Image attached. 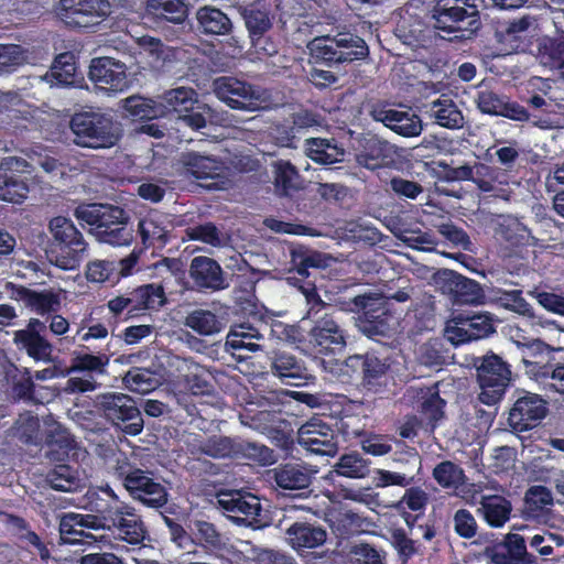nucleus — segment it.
Returning a JSON list of instances; mask_svg holds the SVG:
<instances>
[{
    "instance_id": "31",
    "label": "nucleus",
    "mask_w": 564,
    "mask_h": 564,
    "mask_svg": "<svg viewBox=\"0 0 564 564\" xmlns=\"http://www.w3.org/2000/svg\"><path fill=\"white\" fill-rule=\"evenodd\" d=\"M512 510V502L502 495H482L480 497L478 514L490 528H503L510 520Z\"/></svg>"
},
{
    "instance_id": "51",
    "label": "nucleus",
    "mask_w": 564,
    "mask_h": 564,
    "mask_svg": "<svg viewBox=\"0 0 564 564\" xmlns=\"http://www.w3.org/2000/svg\"><path fill=\"white\" fill-rule=\"evenodd\" d=\"M148 8L153 15L171 23H182L186 18L184 0H149Z\"/></svg>"
},
{
    "instance_id": "37",
    "label": "nucleus",
    "mask_w": 564,
    "mask_h": 564,
    "mask_svg": "<svg viewBox=\"0 0 564 564\" xmlns=\"http://www.w3.org/2000/svg\"><path fill=\"white\" fill-rule=\"evenodd\" d=\"M196 21L204 34L227 35L231 32L232 24L229 17L217 7H200L196 11Z\"/></svg>"
},
{
    "instance_id": "12",
    "label": "nucleus",
    "mask_w": 564,
    "mask_h": 564,
    "mask_svg": "<svg viewBox=\"0 0 564 564\" xmlns=\"http://www.w3.org/2000/svg\"><path fill=\"white\" fill-rule=\"evenodd\" d=\"M477 380L480 387L479 401L495 405L503 399L506 389L512 380V371L502 358L495 354L482 356L477 366Z\"/></svg>"
},
{
    "instance_id": "28",
    "label": "nucleus",
    "mask_w": 564,
    "mask_h": 564,
    "mask_svg": "<svg viewBox=\"0 0 564 564\" xmlns=\"http://www.w3.org/2000/svg\"><path fill=\"white\" fill-rule=\"evenodd\" d=\"M263 339V335L250 324H239L230 327L226 338V350L236 357L238 361H243L253 352L261 350L262 346L258 341Z\"/></svg>"
},
{
    "instance_id": "18",
    "label": "nucleus",
    "mask_w": 564,
    "mask_h": 564,
    "mask_svg": "<svg viewBox=\"0 0 564 564\" xmlns=\"http://www.w3.org/2000/svg\"><path fill=\"white\" fill-rule=\"evenodd\" d=\"M361 408V401H352L347 395L335 394L329 401L324 402L321 415L334 421L332 424L344 437H356L361 432L359 425Z\"/></svg>"
},
{
    "instance_id": "49",
    "label": "nucleus",
    "mask_w": 564,
    "mask_h": 564,
    "mask_svg": "<svg viewBox=\"0 0 564 564\" xmlns=\"http://www.w3.org/2000/svg\"><path fill=\"white\" fill-rule=\"evenodd\" d=\"M527 553L524 538L517 533H508L502 545L497 546L494 555H491V561L496 564H514V560Z\"/></svg>"
},
{
    "instance_id": "43",
    "label": "nucleus",
    "mask_w": 564,
    "mask_h": 564,
    "mask_svg": "<svg viewBox=\"0 0 564 564\" xmlns=\"http://www.w3.org/2000/svg\"><path fill=\"white\" fill-rule=\"evenodd\" d=\"M417 399L420 413L430 423H436L444 417L446 401L440 397L437 383L421 388Z\"/></svg>"
},
{
    "instance_id": "8",
    "label": "nucleus",
    "mask_w": 564,
    "mask_h": 564,
    "mask_svg": "<svg viewBox=\"0 0 564 564\" xmlns=\"http://www.w3.org/2000/svg\"><path fill=\"white\" fill-rule=\"evenodd\" d=\"M162 106L176 113L178 123L193 130H202L212 118V109L199 100L195 89L176 87L162 94Z\"/></svg>"
},
{
    "instance_id": "5",
    "label": "nucleus",
    "mask_w": 564,
    "mask_h": 564,
    "mask_svg": "<svg viewBox=\"0 0 564 564\" xmlns=\"http://www.w3.org/2000/svg\"><path fill=\"white\" fill-rule=\"evenodd\" d=\"M74 144L93 150L109 149L122 138V128L113 117L100 111H80L70 118Z\"/></svg>"
},
{
    "instance_id": "41",
    "label": "nucleus",
    "mask_w": 564,
    "mask_h": 564,
    "mask_svg": "<svg viewBox=\"0 0 564 564\" xmlns=\"http://www.w3.org/2000/svg\"><path fill=\"white\" fill-rule=\"evenodd\" d=\"M274 189L281 197H292L301 189L297 169L290 161L279 160L274 163Z\"/></svg>"
},
{
    "instance_id": "32",
    "label": "nucleus",
    "mask_w": 564,
    "mask_h": 564,
    "mask_svg": "<svg viewBox=\"0 0 564 564\" xmlns=\"http://www.w3.org/2000/svg\"><path fill=\"white\" fill-rule=\"evenodd\" d=\"M137 231H139L145 248H163L169 242V224L166 216L162 213H149L139 221Z\"/></svg>"
},
{
    "instance_id": "57",
    "label": "nucleus",
    "mask_w": 564,
    "mask_h": 564,
    "mask_svg": "<svg viewBox=\"0 0 564 564\" xmlns=\"http://www.w3.org/2000/svg\"><path fill=\"white\" fill-rule=\"evenodd\" d=\"M245 21L249 36L267 33L272 28L270 12L254 3L245 9Z\"/></svg>"
},
{
    "instance_id": "45",
    "label": "nucleus",
    "mask_w": 564,
    "mask_h": 564,
    "mask_svg": "<svg viewBox=\"0 0 564 564\" xmlns=\"http://www.w3.org/2000/svg\"><path fill=\"white\" fill-rule=\"evenodd\" d=\"M46 482L55 491L73 492L80 487V477L78 469L59 464L48 470Z\"/></svg>"
},
{
    "instance_id": "4",
    "label": "nucleus",
    "mask_w": 564,
    "mask_h": 564,
    "mask_svg": "<svg viewBox=\"0 0 564 564\" xmlns=\"http://www.w3.org/2000/svg\"><path fill=\"white\" fill-rule=\"evenodd\" d=\"M113 475L134 501H140L144 507L153 509L166 506L169 501L166 487L154 479L151 470L137 467L124 454L116 459Z\"/></svg>"
},
{
    "instance_id": "64",
    "label": "nucleus",
    "mask_w": 564,
    "mask_h": 564,
    "mask_svg": "<svg viewBox=\"0 0 564 564\" xmlns=\"http://www.w3.org/2000/svg\"><path fill=\"white\" fill-rule=\"evenodd\" d=\"M186 236L193 241H200L213 247H218L221 243L220 231L218 227L210 221L187 228Z\"/></svg>"
},
{
    "instance_id": "24",
    "label": "nucleus",
    "mask_w": 564,
    "mask_h": 564,
    "mask_svg": "<svg viewBox=\"0 0 564 564\" xmlns=\"http://www.w3.org/2000/svg\"><path fill=\"white\" fill-rule=\"evenodd\" d=\"M440 290L451 296L453 304H481L484 292L478 281L446 270L440 280Z\"/></svg>"
},
{
    "instance_id": "60",
    "label": "nucleus",
    "mask_w": 564,
    "mask_h": 564,
    "mask_svg": "<svg viewBox=\"0 0 564 564\" xmlns=\"http://www.w3.org/2000/svg\"><path fill=\"white\" fill-rule=\"evenodd\" d=\"M551 503V491L542 485H534L525 491L524 508L532 516H539V513Z\"/></svg>"
},
{
    "instance_id": "39",
    "label": "nucleus",
    "mask_w": 564,
    "mask_h": 564,
    "mask_svg": "<svg viewBox=\"0 0 564 564\" xmlns=\"http://www.w3.org/2000/svg\"><path fill=\"white\" fill-rule=\"evenodd\" d=\"M95 508L97 512L95 516L99 521L100 530L111 532H116L124 525V523H128V520H131V517L126 514H138L134 507L128 506L127 503L116 502L115 505L100 506L98 501H96Z\"/></svg>"
},
{
    "instance_id": "47",
    "label": "nucleus",
    "mask_w": 564,
    "mask_h": 564,
    "mask_svg": "<svg viewBox=\"0 0 564 564\" xmlns=\"http://www.w3.org/2000/svg\"><path fill=\"white\" fill-rule=\"evenodd\" d=\"M542 62L551 69L558 70L564 80V31L556 37H544L540 45Z\"/></svg>"
},
{
    "instance_id": "38",
    "label": "nucleus",
    "mask_w": 564,
    "mask_h": 564,
    "mask_svg": "<svg viewBox=\"0 0 564 564\" xmlns=\"http://www.w3.org/2000/svg\"><path fill=\"white\" fill-rule=\"evenodd\" d=\"M290 542L295 549H314L326 541V531L310 522H295L288 530Z\"/></svg>"
},
{
    "instance_id": "56",
    "label": "nucleus",
    "mask_w": 564,
    "mask_h": 564,
    "mask_svg": "<svg viewBox=\"0 0 564 564\" xmlns=\"http://www.w3.org/2000/svg\"><path fill=\"white\" fill-rule=\"evenodd\" d=\"M238 457H246L262 466L275 463L273 449L256 442L239 441Z\"/></svg>"
},
{
    "instance_id": "40",
    "label": "nucleus",
    "mask_w": 564,
    "mask_h": 564,
    "mask_svg": "<svg viewBox=\"0 0 564 564\" xmlns=\"http://www.w3.org/2000/svg\"><path fill=\"white\" fill-rule=\"evenodd\" d=\"M47 447V456L56 462L65 460L70 452L76 448V443L69 431L63 429L61 424H56L51 429L45 437Z\"/></svg>"
},
{
    "instance_id": "9",
    "label": "nucleus",
    "mask_w": 564,
    "mask_h": 564,
    "mask_svg": "<svg viewBox=\"0 0 564 564\" xmlns=\"http://www.w3.org/2000/svg\"><path fill=\"white\" fill-rule=\"evenodd\" d=\"M96 408L112 426L126 435L142 433L143 417L132 397L122 393L99 394Z\"/></svg>"
},
{
    "instance_id": "15",
    "label": "nucleus",
    "mask_w": 564,
    "mask_h": 564,
    "mask_svg": "<svg viewBox=\"0 0 564 564\" xmlns=\"http://www.w3.org/2000/svg\"><path fill=\"white\" fill-rule=\"evenodd\" d=\"M338 431L330 422L313 416L297 432V444L314 455L335 456L338 454Z\"/></svg>"
},
{
    "instance_id": "59",
    "label": "nucleus",
    "mask_w": 564,
    "mask_h": 564,
    "mask_svg": "<svg viewBox=\"0 0 564 564\" xmlns=\"http://www.w3.org/2000/svg\"><path fill=\"white\" fill-rule=\"evenodd\" d=\"M131 517L128 523L113 531L118 539L130 545H139L145 539V527L140 514H126Z\"/></svg>"
},
{
    "instance_id": "33",
    "label": "nucleus",
    "mask_w": 564,
    "mask_h": 564,
    "mask_svg": "<svg viewBox=\"0 0 564 564\" xmlns=\"http://www.w3.org/2000/svg\"><path fill=\"white\" fill-rule=\"evenodd\" d=\"M132 302V316L141 312L158 311L167 302L165 289L159 283H148L128 291Z\"/></svg>"
},
{
    "instance_id": "17",
    "label": "nucleus",
    "mask_w": 564,
    "mask_h": 564,
    "mask_svg": "<svg viewBox=\"0 0 564 564\" xmlns=\"http://www.w3.org/2000/svg\"><path fill=\"white\" fill-rule=\"evenodd\" d=\"M389 364L373 352L348 356L341 365V371L349 379L360 380L367 391L378 392L384 386Z\"/></svg>"
},
{
    "instance_id": "27",
    "label": "nucleus",
    "mask_w": 564,
    "mask_h": 564,
    "mask_svg": "<svg viewBox=\"0 0 564 564\" xmlns=\"http://www.w3.org/2000/svg\"><path fill=\"white\" fill-rule=\"evenodd\" d=\"M189 276L195 290L219 291L227 288L220 264L216 259L195 257L191 261Z\"/></svg>"
},
{
    "instance_id": "6",
    "label": "nucleus",
    "mask_w": 564,
    "mask_h": 564,
    "mask_svg": "<svg viewBox=\"0 0 564 564\" xmlns=\"http://www.w3.org/2000/svg\"><path fill=\"white\" fill-rule=\"evenodd\" d=\"M307 48L311 64L328 67L346 62H355L368 55L366 41L350 32H340L334 36L314 37L310 41Z\"/></svg>"
},
{
    "instance_id": "36",
    "label": "nucleus",
    "mask_w": 564,
    "mask_h": 564,
    "mask_svg": "<svg viewBox=\"0 0 564 564\" xmlns=\"http://www.w3.org/2000/svg\"><path fill=\"white\" fill-rule=\"evenodd\" d=\"M274 481L284 490L304 489L311 484V473L299 463L281 464L274 469Z\"/></svg>"
},
{
    "instance_id": "13",
    "label": "nucleus",
    "mask_w": 564,
    "mask_h": 564,
    "mask_svg": "<svg viewBox=\"0 0 564 564\" xmlns=\"http://www.w3.org/2000/svg\"><path fill=\"white\" fill-rule=\"evenodd\" d=\"M180 162L186 174L202 182L200 185L208 191L227 188L229 169L221 159L200 152H184Z\"/></svg>"
},
{
    "instance_id": "52",
    "label": "nucleus",
    "mask_w": 564,
    "mask_h": 564,
    "mask_svg": "<svg viewBox=\"0 0 564 564\" xmlns=\"http://www.w3.org/2000/svg\"><path fill=\"white\" fill-rule=\"evenodd\" d=\"M427 503L429 494L419 486H411L405 489L401 500L397 501L394 508L399 512L412 511L423 514Z\"/></svg>"
},
{
    "instance_id": "61",
    "label": "nucleus",
    "mask_w": 564,
    "mask_h": 564,
    "mask_svg": "<svg viewBox=\"0 0 564 564\" xmlns=\"http://www.w3.org/2000/svg\"><path fill=\"white\" fill-rule=\"evenodd\" d=\"M453 523L454 532L462 539H474L478 534V522L468 509L456 510Z\"/></svg>"
},
{
    "instance_id": "10",
    "label": "nucleus",
    "mask_w": 564,
    "mask_h": 564,
    "mask_svg": "<svg viewBox=\"0 0 564 564\" xmlns=\"http://www.w3.org/2000/svg\"><path fill=\"white\" fill-rule=\"evenodd\" d=\"M463 0H438L431 10V24L436 31L455 33L469 32L468 37L479 29V13L475 7L466 9Z\"/></svg>"
},
{
    "instance_id": "26",
    "label": "nucleus",
    "mask_w": 564,
    "mask_h": 564,
    "mask_svg": "<svg viewBox=\"0 0 564 564\" xmlns=\"http://www.w3.org/2000/svg\"><path fill=\"white\" fill-rule=\"evenodd\" d=\"M9 285L13 290L12 297L25 304L28 308L40 316L51 315L61 310V295L53 289L36 291L22 285L14 286L12 283H9Z\"/></svg>"
},
{
    "instance_id": "3",
    "label": "nucleus",
    "mask_w": 564,
    "mask_h": 564,
    "mask_svg": "<svg viewBox=\"0 0 564 564\" xmlns=\"http://www.w3.org/2000/svg\"><path fill=\"white\" fill-rule=\"evenodd\" d=\"M53 240L46 249V258L53 265L68 271L78 268L88 256V242L72 219L63 216L48 221Z\"/></svg>"
},
{
    "instance_id": "46",
    "label": "nucleus",
    "mask_w": 564,
    "mask_h": 564,
    "mask_svg": "<svg viewBox=\"0 0 564 564\" xmlns=\"http://www.w3.org/2000/svg\"><path fill=\"white\" fill-rule=\"evenodd\" d=\"M239 441L228 436L213 435L199 445V453L212 458H237Z\"/></svg>"
},
{
    "instance_id": "23",
    "label": "nucleus",
    "mask_w": 564,
    "mask_h": 564,
    "mask_svg": "<svg viewBox=\"0 0 564 564\" xmlns=\"http://www.w3.org/2000/svg\"><path fill=\"white\" fill-rule=\"evenodd\" d=\"M100 530L99 521L95 514L65 513L59 522L61 540L69 545H91L97 536L89 531Z\"/></svg>"
},
{
    "instance_id": "35",
    "label": "nucleus",
    "mask_w": 564,
    "mask_h": 564,
    "mask_svg": "<svg viewBox=\"0 0 564 564\" xmlns=\"http://www.w3.org/2000/svg\"><path fill=\"white\" fill-rule=\"evenodd\" d=\"M219 506L235 517H245L254 520L261 512V505L256 497L249 498L240 495L239 491H226L219 495Z\"/></svg>"
},
{
    "instance_id": "11",
    "label": "nucleus",
    "mask_w": 564,
    "mask_h": 564,
    "mask_svg": "<svg viewBox=\"0 0 564 564\" xmlns=\"http://www.w3.org/2000/svg\"><path fill=\"white\" fill-rule=\"evenodd\" d=\"M214 94L231 109L257 111L267 102L265 90L234 76H221L214 80Z\"/></svg>"
},
{
    "instance_id": "20",
    "label": "nucleus",
    "mask_w": 564,
    "mask_h": 564,
    "mask_svg": "<svg viewBox=\"0 0 564 564\" xmlns=\"http://www.w3.org/2000/svg\"><path fill=\"white\" fill-rule=\"evenodd\" d=\"M400 154L397 147L377 135H367L359 140L356 153L358 164L368 170L394 166Z\"/></svg>"
},
{
    "instance_id": "54",
    "label": "nucleus",
    "mask_w": 564,
    "mask_h": 564,
    "mask_svg": "<svg viewBox=\"0 0 564 564\" xmlns=\"http://www.w3.org/2000/svg\"><path fill=\"white\" fill-rule=\"evenodd\" d=\"M73 58L72 53H62L55 57L51 76L56 85H74L76 65Z\"/></svg>"
},
{
    "instance_id": "29",
    "label": "nucleus",
    "mask_w": 564,
    "mask_h": 564,
    "mask_svg": "<svg viewBox=\"0 0 564 564\" xmlns=\"http://www.w3.org/2000/svg\"><path fill=\"white\" fill-rule=\"evenodd\" d=\"M553 349L541 340H533L522 346V362L524 371L535 380L547 379Z\"/></svg>"
},
{
    "instance_id": "62",
    "label": "nucleus",
    "mask_w": 564,
    "mask_h": 564,
    "mask_svg": "<svg viewBox=\"0 0 564 564\" xmlns=\"http://www.w3.org/2000/svg\"><path fill=\"white\" fill-rule=\"evenodd\" d=\"M462 474L459 466L448 460L440 463L432 469V478L443 488L455 487Z\"/></svg>"
},
{
    "instance_id": "14",
    "label": "nucleus",
    "mask_w": 564,
    "mask_h": 564,
    "mask_svg": "<svg viewBox=\"0 0 564 564\" xmlns=\"http://www.w3.org/2000/svg\"><path fill=\"white\" fill-rule=\"evenodd\" d=\"M512 408L509 409L507 423L514 433L529 432L547 415V401L541 394L525 390H516Z\"/></svg>"
},
{
    "instance_id": "63",
    "label": "nucleus",
    "mask_w": 564,
    "mask_h": 564,
    "mask_svg": "<svg viewBox=\"0 0 564 564\" xmlns=\"http://www.w3.org/2000/svg\"><path fill=\"white\" fill-rule=\"evenodd\" d=\"M392 545L399 554L400 561L405 564L413 557V555L419 553L417 543L406 536V533L403 529H395L391 533Z\"/></svg>"
},
{
    "instance_id": "48",
    "label": "nucleus",
    "mask_w": 564,
    "mask_h": 564,
    "mask_svg": "<svg viewBox=\"0 0 564 564\" xmlns=\"http://www.w3.org/2000/svg\"><path fill=\"white\" fill-rule=\"evenodd\" d=\"M184 326L194 333L208 336L220 332L221 322L215 313L198 308L187 313L184 318Z\"/></svg>"
},
{
    "instance_id": "50",
    "label": "nucleus",
    "mask_w": 564,
    "mask_h": 564,
    "mask_svg": "<svg viewBox=\"0 0 564 564\" xmlns=\"http://www.w3.org/2000/svg\"><path fill=\"white\" fill-rule=\"evenodd\" d=\"M431 111L438 126L446 129H460L463 127V113L452 99L433 101Z\"/></svg>"
},
{
    "instance_id": "19",
    "label": "nucleus",
    "mask_w": 564,
    "mask_h": 564,
    "mask_svg": "<svg viewBox=\"0 0 564 564\" xmlns=\"http://www.w3.org/2000/svg\"><path fill=\"white\" fill-rule=\"evenodd\" d=\"M55 12L68 25L86 28L95 18L109 15L110 3L108 0H59Z\"/></svg>"
},
{
    "instance_id": "22",
    "label": "nucleus",
    "mask_w": 564,
    "mask_h": 564,
    "mask_svg": "<svg viewBox=\"0 0 564 564\" xmlns=\"http://www.w3.org/2000/svg\"><path fill=\"white\" fill-rule=\"evenodd\" d=\"M89 79L99 89L117 93L128 88L126 66L110 57H97L90 61Z\"/></svg>"
},
{
    "instance_id": "1",
    "label": "nucleus",
    "mask_w": 564,
    "mask_h": 564,
    "mask_svg": "<svg viewBox=\"0 0 564 564\" xmlns=\"http://www.w3.org/2000/svg\"><path fill=\"white\" fill-rule=\"evenodd\" d=\"M290 263L296 275L289 276L288 280L305 296L307 305L305 318L314 323L304 340L305 350L315 357L340 355L347 348L348 330L339 311L318 295L315 276L308 271L326 268L327 258L314 249L300 247L291 250Z\"/></svg>"
},
{
    "instance_id": "34",
    "label": "nucleus",
    "mask_w": 564,
    "mask_h": 564,
    "mask_svg": "<svg viewBox=\"0 0 564 564\" xmlns=\"http://www.w3.org/2000/svg\"><path fill=\"white\" fill-rule=\"evenodd\" d=\"M305 153L308 159L322 165H332L340 162L344 156L343 149L334 138H308L305 142Z\"/></svg>"
},
{
    "instance_id": "7",
    "label": "nucleus",
    "mask_w": 564,
    "mask_h": 564,
    "mask_svg": "<svg viewBox=\"0 0 564 564\" xmlns=\"http://www.w3.org/2000/svg\"><path fill=\"white\" fill-rule=\"evenodd\" d=\"M351 312L358 313L357 327L368 338L388 337L397 317L392 303L383 296L357 295L351 300Z\"/></svg>"
},
{
    "instance_id": "44",
    "label": "nucleus",
    "mask_w": 564,
    "mask_h": 564,
    "mask_svg": "<svg viewBox=\"0 0 564 564\" xmlns=\"http://www.w3.org/2000/svg\"><path fill=\"white\" fill-rule=\"evenodd\" d=\"M191 543L199 545L212 553L220 551L224 546L220 532L214 523L204 520L193 522L191 527Z\"/></svg>"
},
{
    "instance_id": "42",
    "label": "nucleus",
    "mask_w": 564,
    "mask_h": 564,
    "mask_svg": "<svg viewBox=\"0 0 564 564\" xmlns=\"http://www.w3.org/2000/svg\"><path fill=\"white\" fill-rule=\"evenodd\" d=\"M491 302L503 307L509 312H514L522 316H533L530 303L523 297L521 289L506 290L500 288H491L489 291Z\"/></svg>"
},
{
    "instance_id": "21",
    "label": "nucleus",
    "mask_w": 564,
    "mask_h": 564,
    "mask_svg": "<svg viewBox=\"0 0 564 564\" xmlns=\"http://www.w3.org/2000/svg\"><path fill=\"white\" fill-rule=\"evenodd\" d=\"M46 324L36 317L29 319L28 326L13 333V343L17 348L26 351L35 361H51L53 346L45 338Z\"/></svg>"
},
{
    "instance_id": "2",
    "label": "nucleus",
    "mask_w": 564,
    "mask_h": 564,
    "mask_svg": "<svg viewBox=\"0 0 564 564\" xmlns=\"http://www.w3.org/2000/svg\"><path fill=\"white\" fill-rule=\"evenodd\" d=\"M74 217L91 227L101 243L127 246L133 240L129 216L117 205L83 204L74 209Z\"/></svg>"
},
{
    "instance_id": "55",
    "label": "nucleus",
    "mask_w": 564,
    "mask_h": 564,
    "mask_svg": "<svg viewBox=\"0 0 564 564\" xmlns=\"http://www.w3.org/2000/svg\"><path fill=\"white\" fill-rule=\"evenodd\" d=\"M29 186L23 181L7 174H0V199L21 204L28 197Z\"/></svg>"
},
{
    "instance_id": "16",
    "label": "nucleus",
    "mask_w": 564,
    "mask_h": 564,
    "mask_svg": "<svg viewBox=\"0 0 564 564\" xmlns=\"http://www.w3.org/2000/svg\"><path fill=\"white\" fill-rule=\"evenodd\" d=\"M494 333L491 317L473 311L453 313L445 327L447 340L455 346L485 338Z\"/></svg>"
},
{
    "instance_id": "53",
    "label": "nucleus",
    "mask_w": 564,
    "mask_h": 564,
    "mask_svg": "<svg viewBox=\"0 0 564 564\" xmlns=\"http://www.w3.org/2000/svg\"><path fill=\"white\" fill-rule=\"evenodd\" d=\"M335 470L346 478H365L368 475V460L358 453L341 455Z\"/></svg>"
},
{
    "instance_id": "30",
    "label": "nucleus",
    "mask_w": 564,
    "mask_h": 564,
    "mask_svg": "<svg viewBox=\"0 0 564 564\" xmlns=\"http://www.w3.org/2000/svg\"><path fill=\"white\" fill-rule=\"evenodd\" d=\"M271 370L284 384L291 387L304 386L311 377L302 360L284 351L274 354Z\"/></svg>"
},
{
    "instance_id": "25",
    "label": "nucleus",
    "mask_w": 564,
    "mask_h": 564,
    "mask_svg": "<svg viewBox=\"0 0 564 564\" xmlns=\"http://www.w3.org/2000/svg\"><path fill=\"white\" fill-rule=\"evenodd\" d=\"M370 117L404 138L419 137L422 130L417 115L400 111L382 105H375L369 110Z\"/></svg>"
},
{
    "instance_id": "58",
    "label": "nucleus",
    "mask_w": 564,
    "mask_h": 564,
    "mask_svg": "<svg viewBox=\"0 0 564 564\" xmlns=\"http://www.w3.org/2000/svg\"><path fill=\"white\" fill-rule=\"evenodd\" d=\"M87 280L90 282H109L113 284L119 281L116 261L96 260L89 262L86 271Z\"/></svg>"
}]
</instances>
